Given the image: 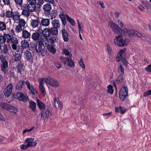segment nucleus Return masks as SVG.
<instances>
[{
  "instance_id": "obj_18",
  "label": "nucleus",
  "mask_w": 151,
  "mask_h": 151,
  "mask_svg": "<svg viewBox=\"0 0 151 151\" xmlns=\"http://www.w3.org/2000/svg\"><path fill=\"white\" fill-rule=\"evenodd\" d=\"M50 111L48 109H47L46 111L43 110L41 113V117L43 119L45 120L46 118H48L49 116Z\"/></svg>"
},
{
  "instance_id": "obj_5",
  "label": "nucleus",
  "mask_w": 151,
  "mask_h": 151,
  "mask_svg": "<svg viewBox=\"0 0 151 151\" xmlns=\"http://www.w3.org/2000/svg\"><path fill=\"white\" fill-rule=\"evenodd\" d=\"M115 44L119 46H124L127 45L128 43L126 40H123L120 35L116 36L114 39Z\"/></svg>"
},
{
  "instance_id": "obj_49",
  "label": "nucleus",
  "mask_w": 151,
  "mask_h": 151,
  "mask_svg": "<svg viewBox=\"0 0 151 151\" xmlns=\"http://www.w3.org/2000/svg\"><path fill=\"white\" fill-rule=\"evenodd\" d=\"M46 37H45L43 38L40 37L38 40V44H40L43 45L44 42L45 41V39H46Z\"/></svg>"
},
{
  "instance_id": "obj_12",
  "label": "nucleus",
  "mask_w": 151,
  "mask_h": 151,
  "mask_svg": "<svg viewBox=\"0 0 151 151\" xmlns=\"http://www.w3.org/2000/svg\"><path fill=\"white\" fill-rule=\"evenodd\" d=\"M11 56L12 60L14 62H19L21 59L22 55L19 53L13 52Z\"/></svg>"
},
{
  "instance_id": "obj_4",
  "label": "nucleus",
  "mask_w": 151,
  "mask_h": 151,
  "mask_svg": "<svg viewBox=\"0 0 151 151\" xmlns=\"http://www.w3.org/2000/svg\"><path fill=\"white\" fill-rule=\"evenodd\" d=\"M42 80L47 85H49L52 87H58L59 85V83L58 81L51 78H42Z\"/></svg>"
},
{
  "instance_id": "obj_27",
  "label": "nucleus",
  "mask_w": 151,
  "mask_h": 151,
  "mask_svg": "<svg viewBox=\"0 0 151 151\" xmlns=\"http://www.w3.org/2000/svg\"><path fill=\"white\" fill-rule=\"evenodd\" d=\"M37 106L40 110H45V104L42 103L41 101L37 99Z\"/></svg>"
},
{
  "instance_id": "obj_9",
  "label": "nucleus",
  "mask_w": 151,
  "mask_h": 151,
  "mask_svg": "<svg viewBox=\"0 0 151 151\" xmlns=\"http://www.w3.org/2000/svg\"><path fill=\"white\" fill-rule=\"evenodd\" d=\"M110 27L116 34L117 35L121 34L122 29H121L117 24L113 22H111L110 23Z\"/></svg>"
},
{
  "instance_id": "obj_42",
  "label": "nucleus",
  "mask_w": 151,
  "mask_h": 151,
  "mask_svg": "<svg viewBox=\"0 0 151 151\" xmlns=\"http://www.w3.org/2000/svg\"><path fill=\"white\" fill-rule=\"evenodd\" d=\"M47 49L49 52L52 54L55 53L56 51V49L51 45L49 46Z\"/></svg>"
},
{
  "instance_id": "obj_21",
  "label": "nucleus",
  "mask_w": 151,
  "mask_h": 151,
  "mask_svg": "<svg viewBox=\"0 0 151 151\" xmlns=\"http://www.w3.org/2000/svg\"><path fill=\"white\" fill-rule=\"evenodd\" d=\"M54 105L58 109H60L62 108V105L58 99L56 98H54Z\"/></svg>"
},
{
  "instance_id": "obj_39",
  "label": "nucleus",
  "mask_w": 151,
  "mask_h": 151,
  "mask_svg": "<svg viewBox=\"0 0 151 151\" xmlns=\"http://www.w3.org/2000/svg\"><path fill=\"white\" fill-rule=\"evenodd\" d=\"M65 16L68 21L72 25L74 26L76 24V23L74 20L72 18L70 17L68 15H66Z\"/></svg>"
},
{
  "instance_id": "obj_53",
  "label": "nucleus",
  "mask_w": 151,
  "mask_h": 151,
  "mask_svg": "<svg viewBox=\"0 0 151 151\" xmlns=\"http://www.w3.org/2000/svg\"><path fill=\"white\" fill-rule=\"evenodd\" d=\"M78 63L83 69H85V65L81 59L78 62Z\"/></svg>"
},
{
  "instance_id": "obj_61",
  "label": "nucleus",
  "mask_w": 151,
  "mask_h": 151,
  "mask_svg": "<svg viewBox=\"0 0 151 151\" xmlns=\"http://www.w3.org/2000/svg\"><path fill=\"white\" fill-rule=\"evenodd\" d=\"M120 113L121 114H124V113L126 110V109L124 107L120 106Z\"/></svg>"
},
{
  "instance_id": "obj_41",
  "label": "nucleus",
  "mask_w": 151,
  "mask_h": 151,
  "mask_svg": "<svg viewBox=\"0 0 151 151\" xmlns=\"http://www.w3.org/2000/svg\"><path fill=\"white\" fill-rule=\"evenodd\" d=\"M6 29V24L4 22H0V30L3 31Z\"/></svg>"
},
{
  "instance_id": "obj_54",
  "label": "nucleus",
  "mask_w": 151,
  "mask_h": 151,
  "mask_svg": "<svg viewBox=\"0 0 151 151\" xmlns=\"http://www.w3.org/2000/svg\"><path fill=\"white\" fill-rule=\"evenodd\" d=\"M34 128L35 127L33 126L29 129H27L24 130L23 132V134H24L26 132H29L31 131H32L33 130Z\"/></svg>"
},
{
  "instance_id": "obj_29",
  "label": "nucleus",
  "mask_w": 151,
  "mask_h": 151,
  "mask_svg": "<svg viewBox=\"0 0 151 151\" xmlns=\"http://www.w3.org/2000/svg\"><path fill=\"white\" fill-rule=\"evenodd\" d=\"M41 24L45 27H47L50 24V21L49 19H43L41 21Z\"/></svg>"
},
{
  "instance_id": "obj_48",
  "label": "nucleus",
  "mask_w": 151,
  "mask_h": 151,
  "mask_svg": "<svg viewBox=\"0 0 151 151\" xmlns=\"http://www.w3.org/2000/svg\"><path fill=\"white\" fill-rule=\"evenodd\" d=\"M22 27L20 26V25H17L16 26L15 28L16 32L17 33L21 32L22 30Z\"/></svg>"
},
{
  "instance_id": "obj_28",
  "label": "nucleus",
  "mask_w": 151,
  "mask_h": 151,
  "mask_svg": "<svg viewBox=\"0 0 151 151\" xmlns=\"http://www.w3.org/2000/svg\"><path fill=\"white\" fill-rule=\"evenodd\" d=\"M39 24V22L37 19H32L31 21V25L33 28L38 27Z\"/></svg>"
},
{
  "instance_id": "obj_31",
  "label": "nucleus",
  "mask_w": 151,
  "mask_h": 151,
  "mask_svg": "<svg viewBox=\"0 0 151 151\" xmlns=\"http://www.w3.org/2000/svg\"><path fill=\"white\" fill-rule=\"evenodd\" d=\"M29 106L32 111H35L36 108V103L35 102L32 101H29Z\"/></svg>"
},
{
  "instance_id": "obj_23",
  "label": "nucleus",
  "mask_w": 151,
  "mask_h": 151,
  "mask_svg": "<svg viewBox=\"0 0 151 151\" xmlns=\"http://www.w3.org/2000/svg\"><path fill=\"white\" fill-rule=\"evenodd\" d=\"M42 33L45 37H48L51 35L50 29L46 28L42 31Z\"/></svg>"
},
{
  "instance_id": "obj_52",
  "label": "nucleus",
  "mask_w": 151,
  "mask_h": 151,
  "mask_svg": "<svg viewBox=\"0 0 151 151\" xmlns=\"http://www.w3.org/2000/svg\"><path fill=\"white\" fill-rule=\"evenodd\" d=\"M126 50V48H124L123 49H121L119 51L118 54V55H120V56L122 57L123 54L125 52Z\"/></svg>"
},
{
  "instance_id": "obj_36",
  "label": "nucleus",
  "mask_w": 151,
  "mask_h": 151,
  "mask_svg": "<svg viewBox=\"0 0 151 151\" xmlns=\"http://www.w3.org/2000/svg\"><path fill=\"white\" fill-rule=\"evenodd\" d=\"M58 28L52 27L50 28V30L51 34L54 35H56L58 34Z\"/></svg>"
},
{
  "instance_id": "obj_35",
  "label": "nucleus",
  "mask_w": 151,
  "mask_h": 151,
  "mask_svg": "<svg viewBox=\"0 0 151 151\" xmlns=\"http://www.w3.org/2000/svg\"><path fill=\"white\" fill-rule=\"evenodd\" d=\"M30 12L27 9H23L22 12V14L26 17H28L30 15Z\"/></svg>"
},
{
  "instance_id": "obj_26",
  "label": "nucleus",
  "mask_w": 151,
  "mask_h": 151,
  "mask_svg": "<svg viewBox=\"0 0 151 151\" xmlns=\"http://www.w3.org/2000/svg\"><path fill=\"white\" fill-rule=\"evenodd\" d=\"M51 23L53 27L58 28L60 27V24L59 20L55 19L52 21Z\"/></svg>"
},
{
  "instance_id": "obj_15",
  "label": "nucleus",
  "mask_w": 151,
  "mask_h": 151,
  "mask_svg": "<svg viewBox=\"0 0 151 151\" xmlns=\"http://www.w3.org/2000/svg\"><path fill=\"white\" fill-rule=\"evenodd\" d=\"M39 87L41 93L44 96L46 93L45 90V88L43 86V82L44 81L42 80V78L39 79Z\"/></svg>"
},
{
  "instance_id": "obj_55",
  "label": "nucleus",
  "mask_w": 151,
  "mask_h": 151,
  "mask_svg": "<svg viewBox=\"0 0 151 151\" xmlns=\"http://www.w3.org/2000/svg\"><path fill=\"white\" fill-rule=\"evenodd\" d=\"M44 45H45V46L47 47V48L49 46H50V45H49V40L46 37V39H45V41L44 42L43 46H44Z\"/></svg>"
},
{
  "instance_id": "obj_58",
  "label": "nucleus",
  "mask_w": 151,
  "mask_h": 151,
  "mask_svg": "<svg viewBox=\"0 0 151 151\" xmlns=\"http://www.w3.org/2000/svg\"><path fill=\"white\" fill-rule=\"evenodd\" d=\"M15 3L21 6L23 3V0H14Z\"/></svg>"
},
{
  "instance_id": "obj_46",
  "label": "nucleus",
  "mask_w": 151,
  "mask_h": 151,
  "mask_svg": "<svg viewBox=\"0 0 151 151\" xmlns=\"http://www.w3.org/2000/svg\"><path fill=\"white\" fill-rule=\"evenodd\" d=\"M107 92L109 94H112L113 93L114 90L113 88V87L111 85H109L108 87Z\"/></svg>"
},
{
  "instance_id": "obj_32",
  "label": "nucleus",
  "mask_w": 151,
  "mask_h": 151,
  "mask_svg": "<svg viewBox=\"0 0 151 151\" xmlns=\"http://www.w3.org/2000/svg\"><path fill=\"white\" fill-rule=\"evenodd\" d=\"M40 37V34L38 32L34 33L32 35V38L34 40H38Z\"/></svg>"
},
{
  "instance_id": "obj_2",
  "label": "nucleus",
  "mask_w": 151,
  "mask_h": 151,
  "mask_svg": "<svg viewBox=\"0 0 151 151\" xmlns=\"http://www.w3.org/2000/svg\"><path fill=\"white\" fill-rule=\"evenodd\" d=\"M5 16L6 17L9 18L10 21L12 19L14 21H18L20 16L18 13L16 12H13L12 9L7 11L5 13Z\"/></svg>"
},
{
  "instance_id": "obj_1",
  "label": "nucleus",
  "mask_w": 151,
  "mask_h": 151,
  "mask_svg": "<svg viewBox=\"0 0 151 151\" xmlns=\"http://www.w3.org/2000/svg\"><path fill=\"white\" fill-rule=\"evenodd\" d=\"M0 60L1 63V70L4 73V75H7L8 72V63L6 57L3 55H0Z\"/></svg>"
},
{
  "instance_id": "obj_38",
  "label": "nucleus",
  "mask_w": 151,
  "mask_h": 151,
  "mask_svg": "<svg viewBox=\"0 0 151 151\" xmlns=\"http://www.w3.org/2000/svg\"><path fill=\"white\" fill-rule=\"evenodd\" d=\"M19 21V24L18 25H20V26L24 27L25 26L26 22L24 19H20V18L18 19Z\"/></svg>"
},
{
  "instance_id": "obj_30",
  "label": "nucleus",
  "mask_w": 151,
  "mask_h": 151,
  "mask_svg": "<svg viewBox=\"0 0 151 151\" xmlns=\"http://www.w3.org/2000/svg\"><path fill=\"white\" fill-rule=\"evenodd\" d=\"M22 37L24 38L27 39L30 37L31 34L26 30H24L22 32Z\"/></svg>"
},
{
  "instance_id": "obj_33",
  "label": "nucleus",
  "mask_w": 151,
  "mask_h": 151,
  "mask_svg": "<svg viewBox=\"0 0 151 151\" xmlns=\"http://www.w3.org/2000/svg\"><path fill=\"white\" fill-rule=\"evenodd\" d=\"M117 70L121 75L124 74V69L120 63H119L118 64Z\"/></svg>"
},
{
  "instance_id": "obj_7",
  "label": "nucleus",
  "mask_w": 151,
  "mask_h": 151,
  "mask_svg": "<svg viewBox=\"0 0 151 151\" xmlns=\"http://www.w3.org/2000/svg\"><path fill=\"white\" fill-rule=\"evenodd\" d=\"M6 38V42L9 44H18L17 38L15 37H13L9 34H5Z\"/></svg>"
},
{
  "instance_id": "obj_25",
  "label": "nucleus",
  "mask_w": 151,
  "mask_h": 151,
  "mask_svg": "<svg viewBox=\"0 0 151 151\" xmlns=\"http://www.w3.org/2000/svg\"><path fill=\"white\" fill-rule=\"evenodd\" d=\"M63 40L65 42H67L68 40V35L67 32L65 29L61 31Z\"/></svg>"
},
{
  "instance_id": "obj_16",
  "label": "nucleus",
  "mask_w": 151,
  "mask_h": 151,
  "mask_svg": "<svg viewBox=\"0 0 151 151\" xmlns=\"http://www.w3.org/2000/svg\"><path fill=\"white\" fill-rule=\"evenodd\" d=\"M17 99L19 101L26 102L28 100V98L27 96H25L23 93H19L17 94Z\"/></svg>"
},
{
  "instance_id": "obj_24",
  "label": "nucleus",
  "mask_w": 151,
  "mask_h": 151,
  "mask_svg": "<svg viewBox=\"0 0 151 151\" xmlns=\"http://www.w3.org/2000/svg\"><path fill=\"white\" fill-rule=\"evenodd\" d=\"M21 47L23 49L28 48L29 47V44L28 41L26 40H22L21 42Z\"/></svg>"
},
{
  "instance_id": "obj_10",
  "label": "nucleus",
  "mask_w": 151,
  "mask_h": 151,
  "mask_svg": "<svg viewBox=\"0 0 151 151\" xmlns=\"http://www.w3.org/2000/svg\"><path fill=\"white\" fill-rule=\"evenodd\" d=\"M13 88V86L11 83H9L4 90L5 96L8 97L11 94Z\"/></svg>"
},
{
  "instance_id": "obj_22",
  "label": "nucleus",
  "mask_w": 151,
  "mask_h": 151,
  "mask_svg": "<svg viewBox=\"0 0 151 151\" xmlns=\"http://www.w3.org/2000/svg\"><path fill=\"white\" fill-rule=\"evenodd\" d=\"M6 110L11 112L15 114L18 111V110L17 108L9 104L8 105L7 108L6 109Z\"/></svg>"
},
{
  "instance_id": "obj_8",
  "label": "nucleus",
  "mask_w": 151,
  "mask_h": 151,
  "mask_svg": "<svg viewBox=\"0 0 151 151\" xmlns=\"http://www.w3.org/2000/svg\"><path fill=\"white\" fill-rule=\"evenodd\" d=\"M36 51L42 55H44L47 53V50L44 49V46L40 44H37Z\"/></svg>"
},
{
  "instance_id": "obj_34",
  "label": "nucleus",
  "mask_w": 151,
  "mask_h": 151,
  "mask_svg": "<svg viewBox=\"0 0 151 151\" xmlns=\"http://www.w3.org/2000/svg\"><path fill=\"white\" fill-rule=\"evenodd\" d=\"M25 81H19L17 84L16 86V89L17 90H21L23 86L25 83Z\"/></svg>"
},
{
  "instance_id": "obj_17",
  "label": "nucleus",
  "mask_w": 151,
  "mask_h": 151,
  "mask_svg": "<svg viewBox=\"0 0 151 151\" xmlns=\"http://www.w3.org/2000/svg\"><path fill=\"white\" fill-rule=\"evenodd\" d=\"M43 9L45 14H49L52 9L51 5L49 3H47L43 5Z\"/></svg>"
},
{
  "instance_id": "obj_40",
  "label": "nucleus",
  "mask_w": 151,
  "mask_h": 151,
  "mask_svg": "<svg viewBox=\"0 0 151 151\" xmlns=\"http://www.w3.org/2000/svg\"><path fill=\"white\" fill-rule=\"evenodd\" d=\"M63 53L65 55L69 56L70 58H72V54L68 51V50L66 49H64L63 50Z\"/></svg>"
},
{
  "instance_id": "obj_51",
  "label": "nucleus",
  "mask_w": 151,
  "mask_h": 151,
  "mask_svg": "<svg viewBox=\"0 0 151 151\" xmlns=\"http://www.w3.org/2000/svg\"><path fill=\"white\" fill-rule=\"evenodd\" d=\"M29 147L28 146H27V144H23L21 145L20 146V149L22 150H25Z\"/></svg>"
},
{
  "instance_id": "obj_50",
  "label": "nucleus",
  "mask_w": 151,
  "mask_h": 151,
  "mask_svg": "<svg viewBox=\"0 0 151 151\" xmlns=\"http://www.w3.org/2000/svg\"><path fill=\"white\" fill-rule=\"evenodd\" d=\"M9 104L7 103H5L4 102H1L0 103V105L1 107L6 110V109L7 108Z\"/></svg>"
},
{
  "instance_id": "obj_45",
  "label": "nucleus",
  "mask_w": 151,
  "mask_h": 151,
  "mask_svg": "<svg viewBox=\"0 0 151 151\" xmlns=\"http://www.w3.org/2000/svg\"><path fill=\"white\" fill-rule=\"evenodd\" d=\"M37 43H34L33 42H31L30 44H29V47L31 50H36L37 45Z\"/></svg>"
},
{
  "instance_id": "obj_47",
  "label": "nucleus",
  "mask_w": 151,
  "mask_h": 151,
  "mask_svg": "<svg viewBox=\"0 0 151 151\" xmlns=\"http://www.w3.org/2000/svg\"><path fill=\"white\" fill-rule=\"evenodd\" d=\"M48 40H49V43L52 44L56 40L57 37H50L49 38Z\"/></svg>"
},
{
  "instance_id": "obj_11",
  "label": "nucleus",
  "mask_w": 151,
  "mask_h": 151,
  "mask_svg": "<svg viewBox=\"0 0 151 151\" xmlns=\"http://www.w3.org/2000/svg\"><path fill=\"white\" fill-rule=\"evenodd\" d=\"M25 83L27 87L30 91L32 94L33 95H37V92L35 87L33 85H30L29 82L27 81H26Z\"/></svg>"
},
{
  "instance_id": "obj_37",
  "label": "nucleus",
  "mask_w": 151,
  "mask_h": 151,
  "mask_svg": "<svg viewBox=\"0 0 151 151\" xmlns=\"http://www.w3.org/2000/svg\"><path fill=\"white\" fill-rule=\"evenodd\" d=\"M17 72L21 74L22 72L24 71L23 65L22 64H18L17 68Z\"/></svg>"
},
{
  "instance_id": "obj_43",
  "label": "nucleus",
  "mask_w": 151,
  "mask_h": 151,
  "mask_svg": "<svg viewBox=\"0 0 151 151\" xmlns=\"http://www.w3.org/2000/svg\"><path fill=\"white\" fill-rule=\"evenodd\" d=\"M116 83L119 84H120L123 82V79L122 75H120L116 80Z\"/></svg>"
},
{
  "instance_id": "obj_19",
  "label": "nucleus",
  "mask_w": 151,
  "mask_h": 151,
  "mask_svg": "<svg viewBox=\"0 0 151 151\" xmlns=\"http://www.w3.org/2000/svg\"><path fill=\"white\" fill-rule=\"evenodd\" d=\"M24 58L27 61H30L32 60L33 58V55L31 52L28 50H26L24 52Z\"/></svg>"
},
{
  "instance_id": "obj_14",
  "label": "nucleus",
  "mask_w": 151,
  "mask_h": 151,
  "mask_svg": "<svg viewBox=\"0 0 151 151\" xmlns=\"http://www.w3.org/2000/svg\"><path fill=\"white\" fill-rule=\"evenodd\" d=\"M135 30H128L126 28H124L122 29L121 34L122 35L127 34L132 37L135 34Z\"/></svg>"
},
{
  "instance_id": "obj_63",
  "label": "nucleus",
  "mask_w": 151,
  "mask_h": 151,
  "mask_svg": "<svg viewBox=\"0 0 151 151\" xmlns=\"http://www.w3.org/2000/svg\"><path fill=\"white\" fill-rule=\"evenodd\" d=\"M122 61L123 63V65L127 66L128 64V63L126 60V59L125 58H122Z\"/></svg>"
},
{
  "instance_id": "obj_62",
  "label": "nucleus",
  "mask_w": 151,
  "mask_h": 151,
  "mask_svg": "<svg viewBox=\"0 0 151 151\" xmlns=\"http://www.w3.org/2000/svg\"><path fill=\"white\" fill-rule=\"evenodd\" d=\"M8 74L9 75H10V76L12 77H14V70H10L8 73L7 74Z\"/></svg>"
},
{
  "instance_id": "obj_56",
  "label": "nucleus",
  "mask_w": 151,
  "mask_h": 151,
  "mask_svg": "<svg viewBox=\"0 0 151 151\" xmlns=\"http://www.w3.org/2000/svg\"><path fill=\"white\" fill-rule=\"evenodd\" d=\"M6 39V38L5 36H0V43H2L4 42Z\"/></svg>"
},
{
  "instance_id": "obj_3",
  "label": "nucleus",
  "mask_w": 151,
  "mask_h": 151,
  "mask_svg": "<svg viewBox=\"0 0 151 151\" xmlns=\"http://www.w3.org/2000/svg\"><path fill=\"white\" fill-rule=\"evenodd\" d=\"M60 59L61 61L64 65H67L71 68H74L75 67L74 62L71 58L67 57L60 56Z\"/></svg>"
},
{
  "instance_id": "obj_57",
  "label": "nucleus",
  "mask_w": 151,
  "mask_h": 151,
  "mask_svg": "<svg viewBox=\"0 0 151 151\" xmlns=\"http://www.w3.org/2000/svg\"><path fill=\"white\" fill-rule=\"evenodd\" d=\"M150 95H151V89L147 91L144 93V96L145 97H147Z\"/></svg>"
},
{
  "instance_id": "obj_13",
  "label": "nucleus",
  "mask_w": 151,
  "mask_h": 151,
  "mask_svg": "<svg viewBox=\"0 0 151 151\" xmlns=\"http://www.w3.org/2000/svg\"><path fill=\"white\" fill-rule=\"evenodd\" d=\"M25 143L27 144L29 147H35L37 144V142L34 141L33 139L30 138L26 139L25 141Z\"/></svg>"
},
{
  "instance_id": "obj_60",
  "label": "nucleus",
  "mask_w": 151,
  "mask_h": 151,
  "mask_svg": "<svg viewBox=\"0 0 151 151\" xmlns=\"http://www.w3.org/2000/svg\"><path fill=\"white\" fill-rule=\"evenodd\" d=\"M107 47V52L109 54L111 53V50L108 43L106 44Z\"/></svg>"
},
{
  "instance_id": "obj_64",
  "label": "nucleus",
  "mask_w": 151,
  "mask_h": 151,
  "mask_svg": "<svg viewBox=\"0 0 151 151\" xmlns=\"http://www.w3.org/2000/svg\"><path fill=\"white\" fill-rule=\"evenodd\" d=\"M59 17L61 19V20L66 19L63 13H60L59 15Z\"/></svg>"
},
{
  "instance_id": "obj_20",
  "label": "nucleus",
  "mask_w": 151,
  "mask_h": 151,
  "mask_svg": "<svg viewBox=\"0 0 151 151\" xmlns=\"http://www.w3.org/2000/svg\"><path fill=\"white\" fill-rule=\"evenodd\" d=\"M26 8L31 12H35L36 9V4H29L27 6Z\"/></svg>"
},
{
  "instance_id": "obj_44",
  "label": "nucleus",
  "mask_w": 151,
  "mask_h": 151,
  "mask_svg": "<svg viewBox=\"0 0 151 151\" xmlns=\"http://www.w3.org/2000/svg\"><path fill=\"white\" fill-rule=\"evenodd\" d=\"M2 47V49H1L2 52L4 54H6L8 52V48L7 45L5 44L3 45Z\"/></svg>"
},
{
  "instance_id": "obj_6",
  "label": "nucleus",
  "mask_w": 151,
  "mask_h": 151,
  "mask_svg": "<svg viewBox=\"0 0 151 151\" xmlns=\"http://www.w3.org/2000/svg\"><path fill=\"white\" fill-rule=\"evenodd\" d=\"M128 91L127 88L124 86H123L120 89L119 92V98L122 101H124L127 96Z\"/></svg>"
},
{
  "instance_id": "obj_59",
  "label": "nucleus",
  "mask_w": 151,
  "mask_h": 151,
  "mask_svg": "<svg viewBox=\"0 0 151 151\" xmlns=\"http://www.w3.org/2000/svg\"><path fill=\"white\" fill-rule=\"evenodd\" d=\"M12 44L11 45V46L12 49L14 50H17V44Z\"/></svg>"
}]
</instances>
